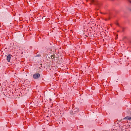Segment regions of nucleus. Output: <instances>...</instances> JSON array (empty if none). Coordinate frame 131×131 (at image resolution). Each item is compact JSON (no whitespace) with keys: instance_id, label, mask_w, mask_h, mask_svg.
<instances>
[{"instance_id":"6e6552de","label":"nucleus","mask_w":131,"mask_h":131,"mask_svg":"<svg viewBox=\"0 0 131 131\" xmlns=\"http://www.w3.org/2000/svg\"><path fill=\"white\" fill-rule=\"evenodd\" d=\"M129 2L130 3H131V0H129Z\"/></svg>"},{"instance_id":"7ed1b4c3","label":"nucleus","mask_w":131,"mask_h":131,"mask_svg":"<svg viewBox=\"0 0 131 131\" xmlns=\"http://www.w3.org/2000/svg\"><path fill=\"white\" fill-rule=\"evenodd\" d=\"M12 55L10 54H9L7 56V60L8 62L10 61V60L11 59V56Z\"/></svg>"},{"instance_id":"423d86ee","label":"nucleus","mask_w":131,"mask_h":131,"mask_svg":"<svg viewBox=\"0 0 131 131\" xmlns=\"http://www.w3.org/2000/svg\"><path fill=\"white\" fill-rule=\"evenodd\" d=\"M94 0H92V1H91V2L92 3L94 2Z\"/></svg>"},{"instance_id":"39448f33","label":"nucleus","mask_w":131,"mask_h":131,"mask_svg":"<svg viewBox=\"0 0 131 131\" xmlns=\"http://www.w3.org/2000/svg\"><path fill=\"white\" fill-rule=\"evenodd\" d=\"M55 54H53L51 56V59H53L55 58Z\"/></svg>"},{"instance_id":"f257e3e1","label":"nucleus","mask_w":131,"mask_h":131,"mask_svg":"<svg viewBox=\"0 0 131 131\" xmlns=\"http://www.w3.org/2000/svg\"><path fill=\"white\" fill-rule=\"evenodd\" d=\"M40 75V74L36 73L33 75V77L34 79H37L39 78Z\"/></svg>"},{"instance_id":"f03ea898","label":"nucleus","mask_w":131,"mask_h":131,"mask_svg":"<svg viewBox=\"0 0 131 131\" xmlns=\"http://www.w3.org/2000/svg\"><path fill=\"white\" fill-rule=\"evenodd\" d=\"M125 119H127L128 120H131V116H127L125 117L124 118H123V119H122L121 120H120V122L122 120H123Z\"/></svg>"},{"instance_id":"0eeeda50","label":"nucleus","mask_w":131,"mask_h":131,"mask_svg":"<svg viewBox=\"0 0 131 131\" xmlns=\"http://www.w3.org/2000/svg\"><path fill=\"white\" fill-rule=\"evenodd\" d=\"M116 25H118V26H119V24H118V23H116Z\"/></svg>"},{"instance_id":"20e7f679","label":"nucleus","mask_w":131,"mask_h":131,"mask_svg":"<svg viewBox=\"0 0 131 131\" xmlns=\"http://www.w3.org/2000/svg\"><path fill=\"white\" fill-rule=\"evenodd\" d=\"M79 111V109L78 108H75L73 109V113H75L78 112Z\"/></svg>"}]
</instances>
